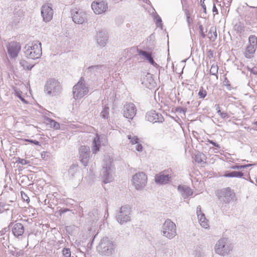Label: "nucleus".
Instances as JSON below:
<instances>
[{
  "label": "nucleus",
  "mask_w": 257,
  "mask_h": 257,
  "mask_svg": "<svg viewBox=\"0 0 257 257\" xmlns=\"http://www.w3.org/2000/svg\"><path fill=\"white\" fill-rule=\"evenodd\" d=\"M100 146V141L98 135L94 138L92 147V151L93 153H95L96 152L99 151Z\"/></svg>",
  "instance_id": "nucleus-27"
},
{
  "label": "nucleus",
  "mask_w": 257,
  "mask_h": 257,
  "mask_svg": "<svg viewBox=\"0 0 257 257\" xmlns=\"http://www.w3.org/2000/svg\"><path fill=\"white\" fill-rule=\"evenodd\" d=\"M198 219L200 225L202 227L207 228L209 227L208 221L206 218L204 214H201V216H199Z\"/></svg>",
  "instance_id": "nucleus-30"
},
{
  "label": "nucleus",
  "mask_w": 257,
  "mask_h": 257,
  "mask_svg": "<svg viewBox=\"0 0 257 257\" xmlns=\"http://www.w3.org/2000/svg\"><path fill=\"white\" fill-rule=\"evenodd\" d=\"M112 163V160L109 156H104L101 170V174L104 183L111 182L113 180L112 175L114 168Z\"/></svg>",
  "instance_id": "nucleus-3"
},
{
  "label": "nucleus",
  "mask_w": 257,
  "mask_h": 257,
  "mask_svg": "<svg viewBox=\"0 0 257 257\" xmlns=\"http://www.w3.org/2000/svg\"><path fill=\"white\" fill-rule=\"evenodd\" d=\"M26 141L34 143L36 145H40V142L36 140H26Z\"/></svg>",
  "instance_id": "nucleus-50"
},
{
  "label": "nucleus",
  "mask_w": 257,
  "mask_h": 257,
  "mask_svg": "<svg viewBox=\"0 0 257 257\" xmlns=\"http://www.w3.org/2000/svg\"><path fill=\"white\" fill-rule=\"evenodd\" d=\"M156 24L157 25H158L159 24H161V22H162V20H161V18L158 15H157L156 16Z\"/></svg>",
  "instance_id": "nucleus-49"
},
{
  "label": "nucleus",
  "mask_w": 257,
  "mask_h": 257,
  "mask_svg": "<svg viewBox=\"0 0 257 257\" xmlns=\"http://www.w3.org/2000/svg\"><path fill=\"white\" fill-rule=\"evenodd\" d=\"M146 77H147V80H151L152 79V75L150 73H148L146 75Z\"/></svg>",
  "instance_id": "nucleus-58"
},
{
  "label": "nucleus",
  "mask_w": 257,
  "mask_h": 257,
  "mask_svg": "<svg viewBox=\"0 0 257 257\" xmlns=\"http://www.w3.org/2000/svg\"><path fill=\"white\" fill-rule=\"evenodd\" d=\"M138 51L139 55L143 56L144 58L147 60L151 64L153 65L154 66H156L157 65V63L154 60L151 53L142 50L138 49Z\"/></svg>",
  "instance_id": "nucleus-23"
},
{
  "label": "nucleus",
  "mask_w": 257,
  "mask_h": 257,
  "mask_svg": "<svg viewBox=\"0 0 257 257\" xmlns=\"http://www.w3.org/2000/svg\"><path fill=\"white\" fill-rule=\"evenodd\" d=\"M225 177H236L241 178L243 174L241 172L232 171L228 173H226L223 175Z\"/></svg>",
  "instance_id": "nucleus-31"
},
{
  "label": "nucleus",
  "mask_w": 257,
  "mask_h": 257,
  "mask_svg": "<svg viewBox=\"0 0 257 257\" xmlns=\"http://www.w3.org/2000/svg\"><path fill=\"white\" fill-rule=\"evenodd\" d=\"M244 166H243V165H235V166H232L231 167V169H232L238 170V169H244Z\"/></svg>",
  "instance_id": "nucleus-48"
},
{
  "label": "nucleus",
  "mask_w": 257,
  "mask_h": 257,
  "mask_svg": "<svg viewBox=\"0 0 257 257\" xmlns=\"http://www.w3.org/2000/svg\"><path fill=\"white\" fill-rule=\"evenodd\" d=\"M41 15L43 17V21L45 22H48L53 18V10L48 4H45L42 6L41 8Z\"/></svg>",
  "instance_id": "nucleus-16"
},
{
  "label": "nucleus",
  "mask_w": 257,
  "mask_h": 257,
  "mask_svg": "<svg viewBox=\"0 0 257 257\" xmlns=\"http://www.w3.org/2000/svg\"><path fill=\"white\" fill-rule=\"evenodd\" d=\"M8 76H9V77L8 78V79H10L11 80H12V78H11V76H10V75L8 74Z\"/></svg>",
  "instance_id": "nucleus-64"
},
{
  "label": "nucleus",
  "mask_w": 257,
  "mask_h": 257,
  "mask_svg": "<svg viewBox=\"0 0 257 257\" xmlns=\"http://www.w3.org/2000/svg\"><path fill=\"white\" fill-rule=\"evenodd\" d=\"M132 182L137 190H142L147 184V176L143 172L138 173L133 176Z\"/></svg>",
  "instance_id": "nucleus-8"
},
{
  "label": "nucleus",
  "mask_w": 257,
  "mask_h": 257,
  "mask_svg": "<svg viewBox=\"0 0 257 257\" xmlns=\"http://www.w3.org/2000/svg\"><path fill=\"white\" fill-rule=\"evenodd\" d=\"M11 253L15 257H22L24 255L23 250L15 248L14 250H11Z\"/></svg>",
  "instance_id": "nucleus-35"
},
{
  "label": "nucleus",
  "mask_w": 257,
  "mask_h": 257,
  "mask_svg": "<svg viewBox=\"0 0 257 257\" xmlns=\"http://www.w3.org/2000/svg\"><path fill=\"white\" fill-rule=\"evenodd\" d=\"M208 57L211 59L213 57V52L211 50H209L208 51Z\"/></svg>",
  "instance_id": "nucleus-51"
},
{
  "label": "nucleus",
  "mask_w": 257,
  "mask_h": 257,
  "mask_svg": "<svg viewBox=\"0 0 257 257\" xmlns=\"http://www.w3.org/2000/svg\"><path fill=\"white\" fill-rule=\"evenodd\" d=\"M212 11H213V13H215L216 14H218V10H217L216 7V6H215V4H213Z\"/></svg>",
  "instance_id": "nucleus-56"
},
{
  "label": "nucleus",
  "mask_w": 257,
  "mask_h": 257,
  "mask_svg": "<svg viewBox=\"0 0 257 257\" xmlns=\"http://www.w3.org/2000/svg\"><path fill=\"white\" fill-rule=\"evenodd\" d=\"M252 72L253 74H257V67H254L252 69Z\"/></svg>",
  "instance_id": "nucleus-59"
},
{
  "label": "nucleus",
  "mask_w": 257,
  "mask_h": 257,
  "mask_svg": "<svg viewBox=\"0 0 257 257\" xmlns=\"http://www.w3.org/2000/svg\"><path fill=\"white\" fill-rule=\"evenodd\" d=\"M137 109L133 103H128L124 105L123 116L128 119H133L136 114Z\"/></svg>",
  "instance_id": "nucleus-18"
},
{
  "label": "nucleus",
  "mask_w": 257,
  "mask_h": 257,
  "mask_svg": "<svg viewBox=\"0 0 257 257\" xmlns=\"http://www.w3.org/2000/svg\"><path fill=\"white\" fill-rule=\"evenodd\" d=\"M208 142L217 148H220L219 145L212 140H208Z\"/></svg>",
  "instance_id": "nucleus-53"
},
{
  "label": "nucleus",
  "mask_w": 257,
  "mask_h": 257,
  "mask_svg": "<svg viewBox=\"0 0 257 257\" xmlns=\"http://www.w3.org/2000/svg\"><path fill=\"white\" fill-rule=\"evenodd\" d=\"M161 233L169 239L173 238L177 234L176 224L171 219L166 220L161 227Z\"/></svg>",
  "instance_id": "nucleus-5"
},
{
  "label": "nucleus",
  "mask_w": 257,
  "mask_h": 257,
  "mask_svg": "<svg viewBox=\"0 0 257 257\" xmlns=\"http://www.w3.org/2000/svg\"><path fill=\"white\" fill-rule=\"evenodd\" d=\"M142 84L149 89H152L157 86L156 81H143Z\"/></svg>",
  "instance_id": "nucleus-34"
},
{
  "label": "nucleus",
  "mask_w": 257,
  "mask_h": 257,
  "mask_svg": "<svg viewBox=\"0 0 257 257\" xmlns=\"http://www.w3.org/2000/svg\"><path fill=\"white\" fill-rule=\"evenodd\" d=\"M88 92V88L86 86L85 81H78L73 86V94L75 99H79Z\"/></svg>",
  "instance_id": "nucleus-7"
},
{
  "label": "nucleus",
  "mask_w": 257,
  "mask_h": 257,
  "mask_svg": "<svg viewBox=\"0 0 257 257\" xmlns=\"http://www.w3.org/2000/svg\"><path fill=\"white\" fill-rule=\"evenodd\" d=\"M248 41L249 45L256 47L257 45V38L254 35H250L248 38Z\"/></svg>",
  "instance_id": "nucleus-38"
},
{
  "label": "nucleus",
  "mask_w": 257,
  "mask_h": 257,
  "mask_svg": "<svg viewBox=\"0 0 257 257\" xmlns=\"http://www.w3.org/2000/svg\"><path fill=\"white\" fill-rule=\"evenodd\" d=\"M178 190L182 196L185 199L192 195L193 193L192 190L189 187L186 185H179Z\"/></svg>",
  "instance_id": "nucleus-22"
},
{
  "label": "nucleus",
  "mask_w": 257,
  "mask_h": 257,
  "mask_svg": "<svg viewBox=\"0 0 257 257\" xmlns=\"http://www.w3.org/2000/svg\"><path fill=\"white\" fill-rule=\"evenodd\" d=\"M107 68L104 65L91 66L87 68L85 72L90 76L92 75L98 76L100 75L104 71H106Z\"/></svg>",
  "instance_id": "nucleus-15"
},
{
  "label": "nucleus",
  "mask_w": 257,
  "mask_h": 257,
  "mask_svg": "<svg viewBox=\"0 0 257 257\" xmlns=\"http://www.w3.org/2000/svg\"><path fill=\"white\" fill-rule=\"evenodd\" d=\"M201 210V208L200 206H198L197 207V211H200Z\"/></svg>",
  "instance_id": "nucleus-62"
},
{
  "label": "nucleus",
  "mask_w": 257,
  "mask_h": 257,
  "mask_svg": "<svg viewBox=\"0 0 257 257\" xmlns=\"http://www.w3.org/2000/svg\"><path fill=\"white\" fill-rule=\"evenodd\" d=\"M8 53L10 57L12 59L17 57L21 49L20 44L17 42L12 41L7 46Z\"/></svg>",
  "instance_id": "nucleus-11"
},
{
  "label": "nucleus",
  "mask_w": 257,
  "mask_h": 257,
  "mask_svg": "<svg viewBox=\"0 0 257 257\" xmlns=\"http://www.w3.org/2000/svg\"><path fill=\"white\" fill-rule=\"evenodd\" d=\"M9 227L12 228V233L15 237H19L22 236L24 233V226L20 223H14L11 222L9 224Z\"/></svg>",
  "instance_id": "nucleus-19"
},
{
  "label": "nucleus",
  "mask_w": 257,
  "mask_h": 257,
  "mask_svg": "<svg viewBox=\"0 0 257 257\" xmlns=\"http://www.w3.org/2000/svg\"><path fill=\"white\" fill-rule=\"evenodd\" d=\"M78 168L77 166L72 165L70 166L68 170V175L70 179H73L77 176Z\"/></svg>",
  "instance_id": "nucleus-26"
},
{
  "label": "nucleus",
  "mask_w": 257,
  "mask_h": 257,
  "mask_svg": "<svg viewBox=\"0 0 257 257\" xmlns=\"http://www.w3.org/2000/svg\"><path fill=\"white\" fill-rule=\"evenodd\" d=\"M73 21L78 24H82L87 20L86 13L82 10H73L71 11Z\"/></svg>",
  "instance_id": "nucleus-10"
},
{
  "label": "nucleus",
  "mask_w": 257,
  "mask_h": 257,
  "mask_svg": "<svg viewBox=\"0 0 257 257\" xmlns=\"http://www.w3.org/2000/svg\"><path fill=\"white\" fill-rule=\"evenodd\" d=\"M216 195L220 201L225 203H228L234 196V193L229 188H223L218 190Z\"/></svg>",
  "instance_id": "nucleus-9"
},
{
  "label": "nucleus",
  "mask_w": 257,
  "mask_h": 257,
  "mask_svg": "<svg viewBox=\"0 0 257 257\" xmlns=\"http://www.w3.org/2000/svg\"><path fill=\"white\" fill-rule=\"evenodd\" d=\"M199 30H200V34H201V37H202L203 38H205V37H206V35L205 34V33L203 32V26H202V25H200V26H199Z\"/></svg>",
  "instance_id": "nucleus-45"
},
{
  "label": "nucleus",
  "mask_w": 257,
  "mask_h": 257,
  "mask_svg": "<svg viewBox=\"0 0 257 257\" xmlns=\"http://www.w3.org/2000/svg\"><path fill=\"white\" fill-rule=\"evenodd\" d=\"M216 107V110H217L218 114L220 116L221 114L222 113V112L221 111V110L219 109V105H215Z\"/></svg>",
  "instance_id": "nucleus-55"
},
{
  "label": "nucleus",
  "mask_w": 257,
  "mask_h": 257,
  "mask_svg": "<svg viewBox=\"0 0 257 257\" xmlns=\"http://www.w3.org/2000/svg\"><path fill=\"white\" fill-rule=\"evenodd\" d=\"M25 56L32 59H37L42 56L41 43L39 41L30 42L24 48Z\"/></svg>",
  "instance_id": "nucleus-1"
},
{
  "label": "nucleus",
  "mask_w": 257,
  "mask_h": 257,
  "mask_svg": "<svg viewBox=\"0 0 257 257\" xmlns=\"http://www.w3.org/2000/svg\"><path fill=\"white\" fill-rule=\"evenodd\" d=\"M253 165V164H247V165H243V166H244V168H246L247 167H249L252 166Z\"/></svg>",
  "instance_id": "nucleus-61"
},
{
  "label": "nucleus",
  "mask_w": 257,
  "mask_h": 257,
  "mask_svg": "<svg viewBox=\"0 0 257 257\" xmlns=\"http://www.w3.org/2000/svg\"><path fill=\"white\" fill-rule=\"evenodd\" d=\"M172 178L171 174H166V171H164L155 176V181L157 184L165 185L171 182Z\"/></svg>",
  "instance_id": "nucleus-13"
},
{
  "label": "nucleus",
  "mask_w": 257,
  "mask_h": 257,
  "mask_svg": "<svg viewBox=\"0 0 257 257\" xmlns=\"http://www.w3.org/2000/svg\"><path fill=\"white\" fill-rule=\"evenodd\" d=\"M204 1L205 0H201V6L203 9L204 12L205 13H206V8L205 5L204 3Z\"/></svg>",
  "instance_id": "nucleus-52"
},
{
  "label": "nucleus",
  "mask_w": 257,
  "mask_h": 257,
  "mask_svg": "<svg viewBox=\"0 0 257 257\" xmlns=\"http://www.w3.org/2000/svg\"><path fill=\"white\" fill-rule=\"evenodd\" d=\"M256 48V47L248 45L246 48V50L244 52L245 57L247 58H252L255 51Z\"/></svg>",
  "instance_id": "nucleus-25"
},
{
  "label": "nucleus",
  "mask_w": 257,
  "mask_h": 257,
  "mask_svg": "<svg viewBox=\"0 0 257 257\" xmlns=\"http://www.w3.org/2000/svg\"><path fill=\"white\" fill-rule=\"evenodd\" d=\"M216 253L225 256L228 255L233 249V245L227 238H222L218 240L215 245Z\"/></svg>",
  "instance_id": "nucleus-4"
},
{
  "label": "nucleus",
  "mask_w": 257,
  "mask_h": 257,
  "mask_svg": "<svg viewBox=\"0 0 257 257\" xmlns=\"http://www.w3.org/2000/svg\"><path fill=\"white\" fill-rule=\"evenodd\" d=\"M196 213H197V217H199V216H201V214H204V213H203L202 212H201V210L200 211H196Z\"/></svg>",
  "instance_id": "nucleus-60"
},
{
  "label": "nucleus",
  "mask_w": 257,
  "mask_h": 257,
  "mask_svg": "<svg viewBox=\"0 0 257 257\" xmlns=\"http://www.w3.org/2000/svg\"><path fill=\"white\" fill-rule=\"evenodd\" d=\"M59 81H47L45 86V91L48 94L55 95L61 90Z\"/></svg>",
  "instance_id": "nucleus-12"
},
{
  "label": "nucleus",
  "mask_w": 257,
  "mask_h": 257,
  "mask_svg": "<svg viewBox=\"0 0 257 257\" xmlns=\"http://www.w3.org/2000/svg\"><path fill=\"white\" fill-rule=\"evenodd\" d=\"M220 116L222 118H225L226 117H228V115L226 112H222V113L221 114Z\"/></svg>",
  "instance_id": "nucleus-57"
},
{
  "label": "nucleus",
  "mask_w": 257,
  "mask_h": 257,
  "mask_svg": "<svg viewBox=\"0 0 257 257\" xmlns=\"http://www.w3.org/2000/svg\"><path fill=\"white\" fill-rule=\"evenodd\" d=\"M116 244L108 237H103L97 246V250L102 255L109 256L115 252Z\"/></svg>",
  "instance_id": "nucleus-2"
},
{
  "label": "nucleus",
  "mask_w": 257,
  "mask_h": 257,
  "mask_svg": "<svg viewBox=\"0 0 257 257\" xmlns=\"http://www.w3.org/2000/svg\"><path fill=\"white\" fill-rule=\"evenodd\" d=\"M13 89L15 92V95L19 97L20 99V100L24 103H27V101L25 99V98L22 95V92L19 89L17 88L16 87H14Z\"/></svg>",
  "instance_id": "nucleus-33"
},
{
  "label": "nucleus",
  "mask_w": 257,
  "mask_h": 257,
  "mask_svg": "<svg viewBox=\"0 0 257 257\" xmlns=\"http://www.w3.org/2000/svg\"><path fill=\"white\" fill-rule=\"evenodd\" d=\"M198 94L200 98H204L206 96L207 92L202 87H201Z\"/></svg>",
  "instance_id": "nucleus-40"
},
{
  "label": "nucleus",
  "mask_w": 257,
  "mask_h": 257,
  "mask_svg": "<svg viewBox=\"0 0 257 257\" xmlns=\"http://www.w3.org/2000/svg\"><path fill=\"white\" fill-rule=\"evenodd\" d=\"M222 85L226 87V89L228 90H230L232 88L229 81H223Z\"/></svg>",
  "instance_id": "nucleus-42"
},
{
  "label": "nucleus",
  "mask_w": 257,
  "mask_h": 257,
  "mask_svg": "<svg viewBox=\"0 0 257 257\" xmlns=\"http://www.w3.org/2000/svg\"><path fill=\"white\" fill-rule=\"evenodd\" d=\"M91 8L96 14H100L106 11L108 8L107 3L104 1L93 2L91 4Z\"/></svg>",
  "instance_id": "nucleus-17"
},
{
  "label": "nucleus",
  "mask_w": 257,
  "mask_h": 257,
  "mask_svg": "<svg viewBox=\"0 0 257 257\" xmlns=\"http://www.w3.org/2000/svg\"><path fill=\"white\" fill-rule=\"evenodd\" d=\"M20 64L24 69L26 70H31L34 66V65H31L24 60H21Z\"/></svg>",
  "instance_id": "nucleus-36"
},
{
  "label": "nucleus",
  "mask_w": 257,
  "mask_h": 257,
  "mask_svg": "<svg viewBox=\"0 0 257 257\" xmlns=\"http://www.w3.org/2000/svg\"><path fill=\"white\" fill-rule=\"evenodd\" d=\"M63 255L65 257H70L71 256V252L69 248H64L62 251Z\"/></svg>",
  "instance_id": "nucleus-41"
},
{
  "label": "nucleus",
  "mask_w": 257,
  "mask_h": 257,
  "mask_svg": "<svg viewBox=\"0 0 257 257\" xmlns=\"http://www.w3.org/2000/svg\"><path fill=\"white\" fill-rule=\"evenodd\" d=\"M217 37L216 28L215 27H211L208 32V38L212 42L215 41Z\"/></svg>",
  "instance_id": "nucleus-28"
},
{
  "label": "nucleus",
  "mask_w": 257,
  "mask_h": 257,
  "mask_svg": "<svg viewBox=\"0 0 257 257\" xmlns=\"http://www.w3.org/2000/svg\"><path fill=\"white\" fill-rule=\"evenodd\" d=\"M90 153V151L89 147L82 146L79 148V159L81 162L84 166H86L88 164Z\"/></svg>",
  "instance_id": "nucleus-14"
},
{
  "label": "nucleus",
  "mask_w": 257,
  "mask_h": 257,
  "mask_svg": "<svg viewBox=\"0 0 257 257\" xmlns=\"http://www.w3.org/2000/svg\"><path fill=\"white\" fill-rule=\"evenodd\" d=\"M206 254V248L202 246H198L195 250V255L196 257H204Z\"/></svg>",
  "instance_id": "nucleus-29"
},
{
  "label": "nucleus",
  "mask_w": 257,
  "mask_h": 257,
  "mask_svg": "<svg viewBox=\"0 0 257 257\" xmlns=\"http://www.w3.org/2000/svg\"><path fill=\"white\" fill-rule=\"evenodd\" d=\"M19 163L22 164V165H25L28 164L30 163V162L28 160L23 159H19Z\"/></svg>",
  "instance_id": "nucleus-46"
},
{
  "label": "nucleus",
  "mask_w": 257,
  "mask_h": 257,
  "mask_svg": "<svg viewBox=\"0 0 257 257\" xmlns=\"http://www.w3.org/2000/svg\"><path fill=\"white\" fill-rule=\"evenodd\" d=\"M185 15L186 16V18H187V23L188 24H190V14H189V12L188 10H186L185 11Z\"/></svg>",
  "instance_id": "nucleus-47"
},
{
  "label": "nucleus",
  "mask_w": 257,
  "mask_h": 257,
  "mask_svg": "<svg viewBox=\"0 0 257 257\" xmlns=\"http://www.w3.org/2000/svg\"><path fill=\"white\" fill-rule=\"evenodd\" d=\"M101 116L103 118H107L109 115V107L105 106L101 112Z\"/></svg>",
  "instance_id": "nucleus-39"
},
{
  "label": "nucleus",
  "mask_w": 257,
  "mask_h": 257,
  "mask_svg": "<svg viewBox=\"0 0 257 257\" xmlns=\"http://www.w3.org/2000/svg\"><path fill=\"white\" fill-rule=\"evenodd\" d=\"M68 210H69L68 209H65L63 211L61 210V211L63 213V212H65L67 211Z\"/></svg>",
  "instance_id": "nucleus-63"
},
{
  "label": "nucleus",
  "mask_w": 257,
  "mask_h": 257,
  "mask_svg": "<svg viewBox=\"0 0 257 257\" xmlns=\"http://www.w3.org/2000/svg\"><path fill=\"white\" fill-rule=\"evenodd\" d=\"M131 208L128 205L122 206L116 216L117 222L123 224L131 220Z\"/></svg>",
  "instance_id": "nucleus-6"
},
{
  "label": "nucleus",
  "mask_w": 257,
  "mask_h": 257,
  "mask_svg": "<svg viewBox=\"0 0 257 257\" xmlns=\"http://www.w3.org/2000/svg\"><path fill=\"white\" fill-rule=\"evenodd\" d=\"M218 69L217 66L212 65L210 69V73L213 75H215L217 72Z\"/></svg>",
  "instance_id": "nucleus-44"
},
{
  "label": "nucleus",
  "mask_w": 257,
  "mask_h": 257,
  "mask_svg": "<svg viewBox=\"0 0 257 257\" xmlns=\"http://www.w3.org/2000/svg\"><path fill=\"white\" fill-rule=\"evenodd\" d=\"M146 117L148 121L152 122H162L164 119L161 114L157 113L155 110L147 112Z\"/></svg>",
  "instance_id": "nucleus-21"
},
{
  "label": "nucleus",
  "mask_w": 257,
  "mask_h": 257,
  "mask_svg": "<svg viewBox=\"0 0 257 257\" xmlns=\"http://www.w3.org/2000/svg\"><path fill=\"white\" fill-rule=\"evenodd\" d=\"M108 38V34L106 31L101 30L97 32L96 35L97 44L100 47H104L107 42Z\"/></svg>",
  "instance_id": "nucleus-20"
},
{
  "label": "nucleus",
  "mask_w": 257,
  "mask_h": 257,
  "mask_svg": "<svg viewBox=\"0 0 257 257\" xmlns=\"http://www.w3.org/2000/svg\"><path fill=\"white\" fill-rule=\"evenodd\" d=\"M127 138L130 140V143L132 145H137L136 150L138 152H142L143 151V146L142 144L139 143V139L134 135H128Z\"/></svg>",
  "instance_id": "nucleus-24"
},
{
  "label": "nucleus",
  "mask_w": 257,
  "mask_h": 257,
  "mask_svg": "<svg viewBox=\"0 0 257 257\" xmlns=\"http://www.w3.org/2000/svg\"><path fill=\"white\" fill-rule=\"evenodd\" d=\"M21 196L22 198L24 199V200L29 202L30 199L28 195L24 192H21Z\"/></svg>",
  "instance_id": "nucleus-43"
},
{
  "label": "nucleus",
  "mask_w": 257,
  "mask_h": 257,
  "mask_svg": "<svg viewBox=\"0 0 257 257\" xmlns=\"http://www.w3.org/2000/svg\"><path fill=\"white\" fill-rule=\"evenodd\" d=\"M216 107V110H217L218 114L220 116L221 114L222 113V112L221 111V110L219 109V105H215Z\"/></svg>",
  "instance_id": "nucleus-54"
},
{
  "label": "nucleus",
  "mask_w": 257,
  "mask_h": 257,
  "mask_svg": "<svg viewBox=\"0 0 257 257\" xmlns=\"http://www.w3.org/2000/svg\"><path fill=\"white\" fill-rule=\"evenodd\" d=\"M47 123L49 124L51 127L55 129V130H58L60 128V124L58 122H56L55 120L48 118L47 119Z\"/></svg>",
  "instance_id": "nucleus-32"
},
{
  "label": "nucleus",
  "mask_w": 257,
  "mask_h": 257,
  "mask_svg": "<svg viewBox=\"0 0 257 257\" xmlns=\"http://www.w3.org/2000/svg\"><path fill=\"white\" fill-rule=\"evenodd\" d=\"M204 157L205 156L204 154L200 152H198L194 156V160L195 162L198 163H200L203 161Z\"/></svg>",
  "instance_id": "nucleus-37"
}]
</instances>
